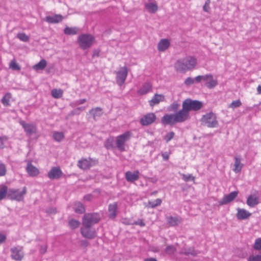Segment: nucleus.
I'll return each mask as SVG.
<instances>
[{
  "instance_id": "9d476101",
  "label": "nucleus",
  "mask_w": 261,
  "mask_h": 261,
  "mask_svg": "<svg viewBox=\"0 0 261 261\" xmlns=\"http://www.w3.org/2000/svg\"><path fill=\"white\" fill-rule=\"evenodd\" d=\"M10 253L11 258L16 261L21 260L24 256L23 247L21 246H17L12 247L10 249Z\"/></svg>"
},
{
  "instance_id": "37998d69",
  "label": "nucleus",
  "mask_w": 261,
  "mask_h": 261,
  "mask_svg": "<svg viewBox=\"0 0 261 261\" xmlns=\"http://www.w3.org/2000/svg\"><path fill=\"white\" fill-rule=\"evenodd\" d=\"M176 250V249L173 245H168L165 250V252L169 255H172L175 253Z\"/></svg>"
},
{
  "instance_id": "8fccbe9b",
  "label": "nucleus",
  "mask_w": 261,
  "mask_h": 261,
  "mask_svg": "<svg viewBox=\"0 0 261 261\" xmlns=\"http://www.w3.org/2000/svg\"><path fill=\"white\" fill-rule=\"evenodd\" d=\"M7 169L6 165L2 163H0V177L4 176L6 174Z\"/></svg>"
},
{
  "instance_id": "0e129e2a",
  "label": "nucleus",
  "mask_w": 261,
  "mask_h": 261,
  "mask_svg": "<svg viewBox=\"0 0 261 261\" xmlns=\"http://www.w3.org/2000/svg\"><path fill=\"white\" fill-rule=\"evenodd\" d=\"M162 156L163 157V159L166 161L169 159V155L167 152H164L162 154Z\"/></svg>"
},
{
  "instance_id": "f704fd0d",
  "label": "nucleus",
  "mask_w": 261,
  "mask_h": 261,
  "mask_svg": "<svg viewBox=\"0 0 261 261\" xmlns=\"http://www.w3.org/2000/svg\"><path fill=\"white\" fill-rule=\"evenodd\" d=\"M51 96L55 98H59L63 94V91L60 89H54L51 91Z\"/></svg>"
},
{
  "instance_id": "4468645a",
  "label": "nucleus",
  "mask_w": 261,
  "mask_h": 261,
  "mask_svg": "<svg viewBox=\"0 0 261 261\" xmlns=\"http://www.w3.org/2000/svg\"><path fill=\"white\" fill-rule=\"evenodd\" d=\"M19 123L28 135L31 136L36 133V127L34 124L28 123L22 120L20 121Z\"/></svg>"
},
{
  "instance_id": "69168bd1",
  "label": "nucleus",
  "mask_w": 261,
  "mask_h": 261,
  "mask_svg": "<svg viewBox=\"0 0 261 261\" xmlns=\"http://www.w3.org/2000/svg\"><path fill=\"white\" fill-rule=\"evenodd\" d=\"M135 224L139 225L141 226H145V223L143 222L142 220H140L138 221H136L134 223Z\"/></svg>"
},
{
  "instance_id": "dca6fc26",
  "label": "nucleus",
  "mask_w": 261,
  "mask_h": 261,
  "mask_svg": "<svg viewBox=\"0 0 261 261\" xmlns=\"http://www.w3.org/2000/svg\"><path fill=\"white\" fill-rule=\"evenodd\" d=\"M62 174V171L59 167H54L48 172L47 176L51 179H59Z\"/></svg>"
},
{
  "instance_id": "b1692460",
  "label": "nucleus",
  "mask_w": 261,
  "mask_h": 261,
  "mask_svg": "<svg viewBox=\"0 0 261 261\" xmlns=\"http://www.w3.org/2000/svg\"><path fill=\"white\" fill-rule=\"evenodd\" d=\"M241 160L242 158L240 156L234 157V168L232 170L236 173L240 172L243 167L244 165L241 163Z\"/></svg>"
},
{
  "instance_id": "774afa93",
  "label": "nucleus",
  "mask_w": 261,
  "mask_h": 261,
  "mask_svg": "<svg viewBox=\"0 0 261 261\" xmlns=\"http://www.w3.org/2000/svg\"><path fill=\"white\" fill-rule=\"evenodd\" d=\"M194 80L197 83L200 82L202 80V79H201V75H198V76H196Z\"/></svg>"
},
{
  "instance_id": "2f4dec72",
  "label": "nucleus",
  "mask_w": 261,
  "mask_h": 261,
  "mask_svg": "<svg viewBox=\"0 0 261 261\" xmlns=\"http://www.w3.org/2000/svg\"><path fill=\"white\" fill-rule=\"evenodd\" d=\"M168 223L171 226H175L181 222V219L177 217L170 216L167 218Z\"/></svg>"
},
{
  "instance_id": "4c0bfd02",
  "label": "nucleus",
  "mask_w": 261,
  "mask_h": 261,
  "mask_svg": "<svg viewBox=\"0 0 261 261\" xmlns=\"http://www.w3.org/2000/svg\"><path fill=\"white\" fill-rule=\"evenodd\" d=\"M64 137V135L62 132H55L53 134L54 139L57 142L61 141Z\"/></svg>"
},
{
  "instance_id": "39448f33",
  "label": "nucleus",
  "mask_w": 261,
  "mask_h": 261,
  "mask_svg": "<svg viewBox=\"0 0 261 261\" xmlns=\"http://www.w3.org/2000/svg\"><path fill=\"white\" fill-rule=\"evenodd\" d=\"M202 107V103L196 100H192L190 98L185 99L182 105V107L186 109L188 113L190 111H196L200 110Z\"/></svg>"
},
{
  "instance_id": "f257e3e1",
  "label": "nucleus",
  "mask_w": 261,
  "mask_h": 261,
  "mask_svg": "<svg viewBox=\"0 0 261 261\" xmlns=\"http://www.w3.org/2000/svg\"><path fill=\"white\" fill-rule=\"evenodd\" d=\"M197 65L195 58L189 56L179 59L174 64V68L177 72L185 73L193 69Z\"/></svg>"
},
{
  "instance_id": "c9c22d12",
  "label": "nucleus",
  "mask_w": 261,
  "mask_h": 261,
  "mask_svg": "<svg viewBox=\"0 0 261 261\" xmlns=\"http://www.w3.org/2000/svg\"><path fill=\"white\" fill-rule=\"evenodd\" d=\"M162 200L160 198H158L154 201H149L148 203V206L151 208H154L156 206H159L162 203Z\"/></svg>"
},
{
  "instance_id": "680f3d73",
  "label": "nucleus",
  "mask_w": 261,
  "mask_h": 261,
  "mask_svg": "<svg viewBox=\"0 0 261 261\" xmlns=\"http://www.w3.org/2000/svg\"><path fill=\"white\" fill-rule=\"evenodd\" d=\"M47 250V246L46 245L41 246L40 248V252L42 254H44L46 252Z\"/></svg>"
},
{
  "instance_id": "de8ad7c7",
  "label": "nucleus",
  "mask_w": 261,
  "mask_h": 261,
  "mask_svg": "<svg viewBox=\"0 0 261 261\" xmlns=\"http://www.w3.org/2000/svg\"><path fill=\"white\" fill-rule=\"evenodd\" d=\"M174 135L175 134L173 132H170L164 136V139L168 143L173 138Z\"/></svg>"
},
{
  "instance_id": "09e8293b",
  "label": "nucleus",
  "mask_w": 261,
  "mask_h": 261,
  "mask_svg": "<svg viewBox=\"0 0 261 261\" xmlns=\"http://www.w3.org/2000/svg\"><path fill=\"white\" fill-rule=\"evenodd\" d=\"M9 67L12 69L15 70H19L20 69V67L14 60L11 61L9 64Z\"/></svg>"
},
{
  "instance_id": "ddd939ff",
  "label": "nucleus",
  "mask_w": 261,
  "mask_h": 261,
  "mask_svg": "<svg viewBox=\"0 0 261 261\" xmlns=\"http://www.w3.org/2000/svg\"><path fill=\"white\" fill-rule=\"evenodd\" d=\"M91 227L83 226L81 228V233L83 237L89 239H94L96 237V232L91 229Z\"/></svg>"
},
{
  "instance_id": "79ce46f5",
  "label": "nucleus",
  "mask_w": 261,
  "mask_h": 261,
  "mask_svg": "<svg viewBox=\"0 0 261 261\" xmlns=\"http://www.w3.org/2000/svg\"><path fill=\"white\" fill-rule=\"evenodd\" d=\"M86 109L85 107H77L73 111H72L70 115L73 116L75 115H80L83 111H84Z\"/></svg>"
},
{
  "instance_id": "864d4df0",
  "label": "nucleus",
  "mask_w": 261,
  "mask_h": 261,
  "mask_svg": "<svg viewBox=\"0 0 261 261\" xmlns=\"http://www.w3.org/2000/svg\"><path fill=\"white\" fill-rule=\"evenodd\" d=\"M179 105L176 102H174L172 104L170 105V106L169 107L168 110L170 111H176L179 108Z\"/></svg>"
},
{
  "instance_id": "e433bc0d",
  "label": "nucleus",
  "mask_w": 261,
  "mask_h": 261,
  "mask_svg": "<svg viewBox=\"0 0 261 261\" xmlns=\"http://www.w3.org/2000/svg\"><path fill=\"white\" fill-rule=\"evenodd\" d=\"M11 98V94L10 93H7L2 99V102L5 106H9V101Z\"/></svg>"
},
{
  "instance_id": "5fc2aeb1",
  "label": "nucleus",
  "mask_w": 261,
  "mask_h": 261,
  "mask_svg": "<svg viewBox=\"0 0 261 261\" xmlns=\"http://www.w3.org/2000/svg\"><path fill=\"white\" fill-rule=\"evenodd\" d=\"M182 179L185 181H189L190 180H194L195 178L191 174H185L181 175Z\"/></svg>"
},
{
  "instance_id": "13d9d810",
  "label": "nucleus",
  "mask_w": 261,
  "mask_h": 261,
  "mask_svg": "<svg viewBox=\"0 0 261 261\" xmlns=\"http://www.w3.org/2000/svg\"><path fill=\"white\" fill-rule=\"evenodd\" d=\"M210 0H207L204 6H203V10L204 11L208 12L210 10Z\"/></svg>"
},
{
  "instance_id": "ea45409f",
  "label": "nucleus",
  "mask_w": 261,
  "mask_h": 261,
  "mask_svg": "<svg viewBox=\"0 0 261 261\" xmlns=\"http://www.w3.org/2000/svg\"><path fill=\"white\" fill-rule=\"evenodd\" d=\"M104 146L107 149L113 148V138H109L107 139L106 141L105 142Z\"/></svg>"
},
{
  "instance_id": "603ef678",
  "label": "nucleus",
  "mask_w": 261,
  "mask_h": 261,
  "mask_svg": "<svg viewBox=\"0 0 261 261\" xmlns=\"http://www.w3.org/2000/svg\"><path fill=\"white\" fill-rule=\"evenodd\" d=\"M248 261H261V253L256 255H250L248 258Z\"/></svg>"
},
{
  "instance_id": "7ed1b4c3",
  "label": "nucleus",
  "mask_w": 261,
  "mask_h": 261,
  "mask_svg": "<svg viewBox=\"0 0 261 261\" xmlns=\"http://www.w3.org/2000/svg\"><path fill=\"white\" fill-rule=\"evenodd\" d=\"M132 136V133L129 131H126L123 134L116 137L115 143L116 147L120 151H124L125 149V144L128 141Z\"/></svg>"
},
{
  "instance_id": "a878e982",
  "label": "nucleus",
  "mask_w": 261,
  "mask_h": 261,
  "mask_svg": "<svg viewBox=\"0 0 261 261\" xmlns=\"http://www.w3.org/2000/svg\"><path fill=\"white\" fill-rule=\"evenodd\" d=\"M117 209V204L116 202L110 204L109 205V217L110 219H113L116 216V211Z\"/></svg>"
},
{
  "instance_id": "6e6552de",
  "label": "nucleus",
  "mask_w": 261,
  "mask_h": 261,
  "mask_svg": "<svg viewBox=\"0 0 261 261\" xmlns=\"http://www.w3.org/2000/svg\"><path fill=\"white\" fill-rule=\"evenodd\" d=\"M97 163V160L93 159L91 158L88 159L83 158L78 161L77 165L80 169L86 170L96 165Z\"/></svg>"
},
{
  "instance_id": "6e6d98bb",
  "label": "nucleus",
  "mask_w": 261,
  "mask_h": 261,
  "mask_svg": "<svg viewBox=\"0 0 261 261\" xmlns=\"http://www.w3.org/2000/svg\"><path fill=\"white\" fill-rule=\"evenodd\" d=\"M8 137L6 136H1L0 137V149H3L4 148V142L7 141L8 140Z\"/></svg>"
},
{
  "instance_id": "49530a36",
  "label": "nucleus",
  "mask_w": 261,
  "mask_h": 261,
  "mask_svg": "<svg viewBox=\"0 0 261 261\" xmlns=\"http://www.w3.org/2000/svg\"><path fill=\"white\" fill-rule=\"evenodd\" d=\"M253 247L256 250H261V238H257L255 240Z\"/></svg>"
},
{
  "instance_id": "f03ea898",
  "label": "nucleus",
  "mask_w": 261,
  "mask_h": 261,
  "mask_svg": "<svg viewBox=\"0 0 261 261\" xmlns=\"http://www.w3.org/2000/svg\"><path fill=\"white\" fill-rule=\"evenodd\" d=\"M100 220V216L98 213H86L82 218V224L83 226L92 227L97 224Z\"/></svg>"
},
{
  "instance_id": "052dcab7",
  "label": "nucleus",
  "mask_w": 261,
  "mask_h": 261,
  "mask_svg": "<svg viewBox=\"0 0 261 261\" xmlns=\"http://www.w3.org/2000/svg\"><path fill=\"white\" fill-rule=\"evenodd\" d=\"M6 240V236L5 234L0 233V244L3 243Z\"/></svg>"
},
{
  "instance_id": "473e14b6",
  "label": "nucleus",
  "mask_w": 261,
  "mask_h": 261,
  "mask_svg": "<svg viewBox=\"0 0 261 261\" xmlns=\"http://www.w3.org/2000/svg\"><path fill=\"white\" fill-rule=\"evenodd\" d=\"M79 29L76 27H66L64 29V32L66 35H73L77 33Z\"/></svg>"
},
{
  "instance_id": "e2e57ef3",
  "label": "nucleus",
  "mask_w": 261,
  "mask_h": 261,
  "mask_svg": "<svg viewBox=\"0 0 261 261\" xmlns=\"http://www.w3.org/2000/svg\"><path fill=\"white\" fill-rule=\"evenodd\" d=\"M79 105H80L79 104V102H77V100L73 101L69 103V106L72 108H75Z\"/></svg>"
},
{
  "instance_id": "c85d7f7f",
  "label": "nucleus",
  "mask_w": 261,
  "mask_h": 261,
  "mask_svg": "<svg viewBox=\"0 0 261 261\" xmlns=\"http://www.w3.org/2000/svg\"><path fill=\"white\" fill-rule=\"evenodd\" d=\"M89 113L91 114L95 120L97 117H100L103 114L102 109L100 107H96L92 109Z\"/></svg>"
},
{
  "instance_id": "bf43d9fd",
  "label": "nucleus",
  "mask_w": 261,
  "mask_h": 261,
  "mask_svg": "<svg viewBox=\"0 0 261 261\" xmlns=\"http://www.w3.org/2000/svg\"><path fill=\"white\" fill-rule=\"evenodd\" d=\"M213 77V75L211 74H206L204 75H201V79H202L203 81H207L210 80V79Z\"/></svg>"
},
{
  "instance_id": "aec40b11",
  "label": "nucleus",
  "mask_w": 261,
  "mask_h": 261,
  "mask_svg": "<svg viewBox=\"0 0 261 261\" xmlns=\"http://www.w3.org/2000/svg\"><path fill=\"white\" fill-rule=\"evenodd\" d=\"M179 253L187 256H196L199 253V252L195 250L193 247H184L181 249Z\"/></svg>"
},
{
  "instance_id": "a211bd4d",
  "label": "nucleus",
  "mask_w": 261,
  "mask_h": 261,
  "mask_svg": "<svg viewBox=\"0 0 261 261\" xmlns=\"http://www.w3.org/2000/svg\"><path fill=\"white\" fill-rule=\"evenodd\" d=\"M139 171L136 170L134 172L127 171L125 173V177L128 182H133L139 178Z\"/></svg>"
},
{
  "instance_id": "a19ab883",
  "label": "nucleus",
  "mask_w": 261,
  "mask_h": 261,
  "mask_svg": "<svg viewBox=\"0 0 261 261\" xmlns=\"http://www.w3.org/2000/svg\"><path fill=\"white\" fill-rule=\"evenodd\" d=\"M68 224L71 229H75L79 226L80 222L77 220L72 219L69 221Z\"/></svg>"
},
{
  "instance_id": "3c124183",
  "label": "nucleus",
  "mask_w": 261,
  "mask_h": 261,
  "mask_svg": "<svg viewBox=\"0 0 261 261\" xmlns=\"http://www.w3.org/2000/svg\"><path fill=\"white\" fill-rule=\"evenodd\" d=\"M17 38L23 42H27L29 40V37L23 33H18L17 34Z\"/></svg>"
},
{
  "instance_id": "c03bdc74",
  "label": "nucleus",
  "mask_w": 261,
  "mask_h": 261,
  "mask_svg": "<svg viewBox=\"0 0 261 261\" xmlns=\"http://www.w3.org/2000/svg\"><path fill=\"white\" fill-rule=\"evenodd\" d=\"M8 195L7 187L3 186L0 188V200L3 199Z\"/></svg>"
},
{
  "instance_id": "6ab92c4d",
  "label": "nucleus",
  "mask_w": 261,
  "mask_h": 261,
  "mask_svg": "<svg viewBox=\"0 0 261 261\" xmlns=\"http://www.w3.org/2000/svg\"><path fill=\"white\" fill-rule=\"evenodd\" d=\"M259 202V198L256 194L250 195L246 201L247 204L251 207H255Z\"/></svg>"
},
{
  "instance_id": "72a5a7b5",
  "label": "nucleus",
  "mask_w": 261,
  "mask_h": 261,
  "mask_svg": "<svg viewBox=\"0 0 261 261\" xmlns=\"http://www.w3.org/2000/svg\"><path fill=\"white\" fill-rule=\"evenodd\" d=\"M46 61L42 59L33 66V69L35 70H43L46 66Z\"/></svg>"
},
{
  "instance_id": "c756f323",
  "label": "nucleus",
  "mask_w": 261,
  "mask_h": 261,
  "mask_svg": "<svg viewBox=\"0 0 261 261\" xmlns=\"http://www.w3.org/2000/svg\"><path fill=\"white\" fill-rule=\"evenodd\" d=\"M74 211L79 214H83L85 212L84 205L80 202H75L73 205Z\"/></svg>"
},
{
  "instance_id": "20e7f679",
  "label": "nucleus",
  "mask_w": 261,
  "mask_h": 261,
  "mask_svg": "<svg viewBox=\"0 0 261 261\" xmlns=\"http://www.w3.org/2000/svg\"><path fill=\"white\" fill-rule=\"evenodd\" d=\"M94 41V38L89 34H82L78 37L77 42L83 49L90 47Z\"/></svg>"
},
{
  "instance_id": "2eb2a0df",
  "label": "nucleus",
  "mask_w": 261,
  "mask_h": 261,
  "mask_svg": "<svg viewBox=\"0 0 261 261\" xmlns=\"http://www.w3.org/2000/svg\"><path fill=\"white\" fill-rule=\"evenodd\" d=\"M238 194L237 191H233L229 194L224 195L223 198L219 201V205H222L230 202L237 197Z\"/></svg>"
},
{
  "instance_id": "9b49d317",
  "label": "nucleus",
  "mask_w": 261,
  "mask_h": 261,
  "mask_svg": "<svg viewBox=\"0 0 261 261\" xmlns=\"http://www.w3.org/2000/svg\"><path fill=\"white\" fill-rule=\"evenodd\" d=\"M156 119V116L153 113H149L140 119V122L143 126H147L153 123Z\"/></svg>"
},
{
  "instance_id": "0eeeda50",
  "label": "nucleus",
  "mask_w": 261,
  "mask_h": 261,
  "mask_svg": "<svg viewBox=\"0 0 261 261\" xmlns=\"http://www.w3.org/2000/svg\"><path fill=\"white\" fill-rule=\"evenodd\" d=\"M25 193V187H23L22 191H20L18 189H10L8 191V197L10 199L20 201L23 200V196Z\"/></svg>"
},
{
  "instance_id": "58836bf2",
  "label": "nucleus",
  "mask_w": 261,
  "mask_h": 261,
  "mask_svg": "<svg viewBox=\"0 0 261 261\" xmlns=\"http://www.w3.org/2000/svg\"><path fill=\"white\" fill-rule=\"evenodd\" d=\"M218 84L217 81L216 80L213 79V77L212 78L210 79L208 82L205 83V86L210 88L212 89L216 86Z\"/></svg>"
},
{
  "instance_id": "cd10ccee",
  "label": "nucleus",
  "mask_w": 261,
  "mask_h": 261,
  "mask_svg": "<svg viewBox=\"0 0 261 261\" xmlns=\"http://www.w3.org/2000/svg\"><path fill=\"white\" fill-rule=\"evenodd\" d=\"M152 85L149 82L144 83L141 88L138 91V93L144 95L149 92L151 89Z\"/></svg>"
},
{
  "instance_id": "5701e85b",
  "label": "nucleus",
  "mask_w": 261,
  "mask_h": 261,
  "mask_svg": "<svg viewBox=\"0 0 261 261\" xmlns=\"http://www.w3.org/2000/svg\"><path fill=\"white\" fill-rule=\"evenodd\" d=\"M26 170L29 175L32 177L36 176L39 173V170L36 167L33 166L30 162L28 163L26 167Z\"/></svg>"
},
{
  "instance_id": "a18cd8bd",
  "label": "nucleus",
  "mask_w": 261,
  "mask_h": 261,
  "mask_svg": "<svg viewBox=\"0 0 261 261\" xmlns=\"http://www.w3.org/2000/svg\"><path fill=\"white\" fill-rule=\"evenodd\" d=\"M242 105V102L240 100H233L229 106L228 108L235 109L240 107Z\"/></svg>"
},
{
  "instance_id": "4d7b16f0",
  "label": "nucleus",
  "mask_w": 261,
  "mask_h": 261,
  "mask_svg": "<svg viewBox=\"0 0 261 261\" xmlns=\"http://www.w3.org/2000/svg\"><path fill=\"white\" fill-rule=\"evenodd\" d=\"M195 80L194 79L188 77L184 81V84L186 86H189L194 83Z\"/></svg>"
},
{
  "instance_id": "1a4fd4ad",
  "label": "nucleus",
  "mask_w": 261,
  "mask_h": 261,
  "mask_svg": "<svg viewBox=\"0 0 261 261\" xmlns=\"http://www.w3.org/2000/svg\"><path fill=\"white\" fill-rule=\"evenodd\" d=\"M116 81L119 86H121L125 82L128 74L127 68L126 66L120 67L116 72Z\"/></svg>"
},
{
  "instance_id": "7c9ffc66",
  "label": "nucleus",
  "mask_w": 261,
  "mask_h": 261,
  "mask_svg": "<svg viewBox=\"0 0 261 261\" xmlns=\"http://www.w3.org/2000/svg\"><path fill=\"white\" fill-rule=\"evenodd\" d=\"M145 8L150 13H154L158 10V5L155 3H149L145 5Z\"/></svg>"
},
{
  "instance_id": "423d86ee",
  "label": "nucleus",
  "mask_w": 261,
  "mask_h": 261,
  "mask_svg": "<svg viewBox=\"0 0 261 261\" xmlns=\"http://www.w3.org/2000/svg\"><path fill=\"white\" fill-rule=\"evenodd\" d=\"M202 124L208 127H216L218 125L216 116L213 113H206L201 119Z\"/></svg>"
},
{
  "instance_id": "412c9836",
  "label": "nucleus",
  "mask_w": 261,
  "mask_h": 261,
  "mask_svg": "<svg viewBox=\"0 0 261 261\" xmlns=\"http://www.w3.org/2000/svg\"><path fill=\"white\" fill-rule=\"evenodd\" d=\"M251 214L244 208H237V218L238 220H245L249 218Z\"/></svg>"
},
{
  "instance_id": "4be33fe9",
  "label": "nucleus",
  "mask_w": 261,
  "mask_h": 261,
  "mask_svg": "<svg viewBox=\"0 0 261 261\" xmlns=\"http://www.w3.org/2000/svg\"><path fill=\"white\" fill-rule=\"evenodd\" d=\"M170 45V42L168 39H162L158 44V49L160 52H163L169 48Z\"/></svg>"
},
{
  "instance_id": "338daca9",
  "label": "nucleus",
  "mask_w": 261,
  "mask_h": 261,
  "mask_svg": "<svg viewBox=\"0 0 261 261\" xmlns=\"http://www.w3.org/2000/svg\"><path fill=\"white\" fill-rule=\"evenodd\" d=\"M89 244V243L86 240H83L81 241V246L83 247H87Z\"/></svg>"
},
{
  "instance_id": "f8f14e48",
  "label": "nucleus",
  "mask_w": 261,
  "mask_h": 261,
  "mask_svg": "<svg viewBox=\"0 0 261 261\" xmlns=\"http://www.w3.org/2000/svg\"><path fill=\"white\" fill-rule=\"evenodd\" d=\"M175 116V120L177 123H181L185 122L189 119V113L186 109L182 107V109L180 110L177 113L174 114Z\"/></svg>"
},
{
  "instance_id": "bb28decb",
  "label": "nucleus",
  "mask_w": 261,
  "mask_h": 261,
  "mask_svg": "<svg viewBox=\"0 0 261 261\" xmlns=\"http://www.w3.org/2000/svg\"><path fill=\"white\" fill-rule=\"evenodd\" d=\"M164 99V96L161 94H155L152 98L149 101V105L150 106L159 104L160 101H163Z\"/></svg>"
},
{
  "instance_id": "393cba45",
  "label": "nucleus",
  "mask_w": 261,
  "mask_h": 261,
  "mask_svg": "<svg viewBox=\"0 0 261 261\" xmlns=\"http://www.w3.org/2000/svg\"><path fill=\"white\" fill-rule=\"evenodd\" d=\"M63 17L61 15H55L54 16H47L44 18V20L48 23H56L62 20Z\"/></svg>"
},
{
  "instance_id": "f3484780",
  "label": "nucleus",
  "mask_w": 261,
  "mask_h": 261,
  "mask_svg": "<svg viewBox=\"0 0 261 261\" xmlns=\"http://www.w3.org/2000/svg\"><path fill=\"white\" fill-rule=\"evenodd\" d=\"M174 114H165L161 119V122L164 125H173L177 123Z\"/></svg>"
}]
</instances>
